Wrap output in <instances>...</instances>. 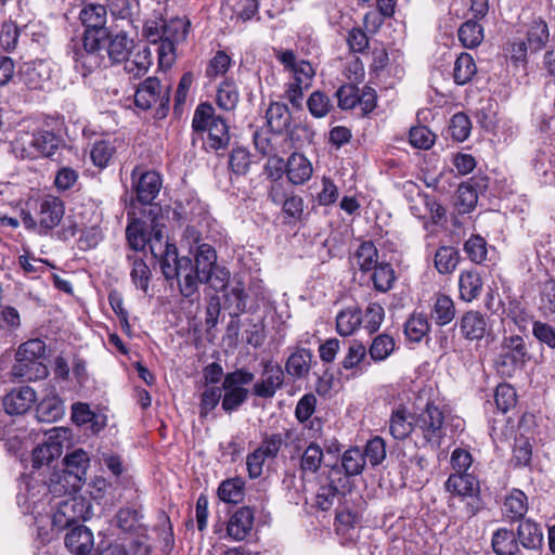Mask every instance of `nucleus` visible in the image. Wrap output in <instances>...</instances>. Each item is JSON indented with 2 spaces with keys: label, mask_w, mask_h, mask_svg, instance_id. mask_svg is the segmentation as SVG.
Wrapping results in <instances>:
<instances>
[{
  "label": "nucleus",
  "mask_w": 555,
  "mask_h": 555,
  "mask_svg": "<svg viewBox=\"0 0 555 555\" xmlns=\"http://www.w3.org/2000/svg\"><path fill=\"white\" fill-rule=\"evenodd\" d=\"M390 434L395 439H405L413 430H415L414 420H409L405 408L400 406L395 410L390 417Z\"/></svg>",
  "instance_id": "39"
},
{
  "label": "nucleus",
  "mask_w": 555,
  "mask_h": 555,
  "mask_svg": "<svg viewBox=\"0 0 555 555\" xmlns=\"http://www.w3.org/2000/svg\"><path fill=\"white\" fill-rule=\"evenodd\" d=\"M91 515V504L81 496H72L57 504L52 515V529L60 532L73 528Z\"/></svg>",
  "instance_id": "6"
},
{
  "label": "nucleus",
  "mask_w": 555,
  "mask_h": 555,
  "mask_svg": "<svg viewBox=\"0 0 555 555\" xmlns=\"http://www.w3.org/2000/svg\"><path fill=\"white\" fill-rule=\"evenodd\" d=\"M89 466V457L86 451L77 449L64 457L62 475L55 474L51 479L50 491L53 493H72L81 487L82 477Z\"/></svg>",
  "instance_id": "4"
},
{
  "label": "nucleus",
  "mask_w": 555,
  "mask_h": 555,
  "mask_svg": "<svg viewBox=\"0 0 555 555\" xmlns=\"http://www.w3.org/2000/svg\"><path fill=\"white\" fill-rule=\"evenodd\" d=\"M122 146L124 142L118 139H104L94 142L90 151L93 165L100 169L108 167Z\"/></svg>",
  "instance_id": "23"
},
{
  "label": "nucleus",
  "mask_w": 555,
  "mask_h": 555,
  "mask_svg": "<svg viewBox=\"0 0 555 555\" xmlns=\"http://www.w3.org/2000/svg\"><path fill=\"white\" fill-rule=\"evenodd\" d=\"M223 297V308L229 311L231 317H238L245 311L248 295L241 281L230 283V286L224 291Z\"/></svg>",
  "instance_id": "25"
},
{
  "label": "nucleus",
  "mask_w": 555,
  "mask_h": 555,
  "mask_svg": "<svg viewBox=\"0 0 555 555\" xmlns=\"http://www.w3.org/2000/svg\"><path fill=\"white\" fill-rule=\"evenodd\" d=\"M311 356L308 349H297L286 362V371L294 377H302L310 370Z\"/></svg>",
  "instance_id": "54"
},
{
  "label": "nucleus",
  "mask_w": 555,
  "mask_h": 555,
  "mask_svg": "<svg viewBox=\"0 0 555 555\" xmlns=\"http://www.w3.org/2000/svg\"><path fill=\"white\" fill-rule=\"evenodd\" d=\"M328 485L320 487L315 504L322 511H328L338 493L346 491L349 488V480L340 476V467L333 465L328 472Z\"/></svg>",
  "instance_id": "16"
},
{
  "label": "nucleus",
  "mask_w": 555,
  "mask_h": 555,
  "mask_svg": "<svg viewBox=\"0 0 555 555\" xmlns=\"http://www.w3.org/2000/svg\"><path fill=\"white\" fill-rule=\"evenodd\" d=\"M461 334L468 340H480L487 333L485 317L477 311L466 312L460 321Z\"/></svg>",
  "instance_id": "27"
},
{
  "label": "nucleus",
  "mask_w": 555,
  "mask_h": 555,
  "mask_svg": "<svg viewBox=\"0 0 555 555\" xmlns=\"http://www.w3.org/2000/svg\"><path fill=\"white\" fill-rule=\"evenodd\" d=\"M365 456L359 447L347 449L340 456V476L349 480L350 477L359 476L365 468Z\"/></svg>",
  "instance_id": "26"
},
{
  "label": "nucleus",
  "mask_w": 555,
  "mask_h": 555,
  "mask_svg": "<svg viewBox=\"0 0 555 555\" xmlns=\"http://www.w3.org/2000/svg\"><path fill=\"white\" fill-rule=\"evenodd\" d=\"M192 128L195 132H207L206 144L209 149L219 150L229 143L228 125L220 116L215 115L210 104L202 103L195 109Z\"/></svg>",
  "instance_id": "3"
},
{
  "label": "nucleus",
  "mask_w": 555,
  "mask_h": 555,
  "mask_svg": "<svg viewBox=\"0 0 555 555\" xmlns=\"http://www.w3.org/2000/svg\"><path fill=\"white\" fill-rule=\"evenodd\" d=\"M524 349H508L494 361L496 372L503 377H512L525 363Z\"/></svg>",
  "instance_id": "31"
},
{
  "label": "nucleus",
  "mask_w": 555,
  "mask_h": 555,
  "mask_svg": "<svg viewBox=\"0 0 555 555\" xmlns=\"http://www.w3.org/2000/svg\"><path fill=\"white\" fill-rule=\"evenodd\" d=\"M323 459V449L317 442H310L300 457V470L304 474H315L320 469Z\"/></svg>",
  "instance_id": "42"
},
{
  "label": "nucleus",
  "mask_w": 555,
  "mask_h": 555,
  "mask_svg": "<svg viewBox=\"0 0 555 555\" xmlns=\"http://www.w3.org/2000/svg\"><path fill=\"white\" fill-rule=\"evenodd\" d=\"M478 202V192L470 182L460 184L457 189V201L456 205L459 211L467 214L472 211Z\"/></svg>",
  "instance_id": "55"
},
{
  "label": "nucleus",
  "mask_w": 555,
  "mask_h": 555,
  "mask_svg": "<svg viewBox=\"0 0 555 555\" xmlns=\"http://www.w3.org/2000/svg\"><path fill=\"white\" fill-rule=\"evenodd\" d=\"M307 106L310 114L315 118L325 117L333 107L330 98L321 91H314L310 94Z\"/></svg>",
  "instance_id": "60"
},
{
  "label": "nucleus",
  "mask_w": 555,
  "mask_h": 555,
  "mask_svg": "<svg viewBox=\"0 0 555 555\" xmlns=\"http://www.w3.org/2000/svg\"><path fill=\"white\" fill-rule=\"evenodd\" d=\"M105 37L98 36L93 31H85L80 41L72 47V57L75 68L87 76L101 66H105L102 40Z\"/></svg>",
  "instance_id": "5"
},
{
  "label": "nucleus",
  "mask_w": 555,
  "mask_h": 555,
  "mask_svg": "<svg viewBox=\"0 0 555 555\" xmlns=\"http://www.w3.org/2000/svg\"><path fill=\"white\" fill-rule=\"evenodd\" d=\"M477 72L473 56L462 53L454 63L453 78L457 85H465L472 80Z\"/></svg>",
  "instance_id": "46"
},
{
  "label": "nucleus",
  "mask_w": 555,
  "mask_h": 555,
  "mask_svg": "<svg viewBox=\"0 0 555 555\" xmlns=\"http://www.w3.org/2000/svg\"><path fill=\"white\" fill-rule=\"evenodd\" d=\"M70 438V431L65 427H53L47 433L43 443L33 451V467L40 468L60 457L65 442Z\"/></svg>",
  "instance_id": "9"
},
{
  "label": "nucleus",
  "mask_w": 555,
  "mask_h": 555,
  "mask_svg": "<svg viewBox=\"0 0 555 555\" xmlns=\"http://www.w3.org/2000/svg\"><path fill=\"white\" fill-rule=\"evenodd\" d=\"M254 526V511L248 506L238 508L230 518L227 532L235 541H243Z\"/></svg>",
  "instance_id": "22"
},
{
  "label": "nucleus",
  "mask_w": 555,
  "mask_h": 555,
  "mask_svg": "<svg viewBox=\"0 0 555 555\" xmlns=\"http://www.w3.org/2000/svg\"><path fill=\"white\" fill-rule=\"evenodd\" d=\"M147 244L150 246L152 255L159 260L160 268L163 267V262L167 258V254L172 249L175 254H177V248L173 244H169L164 240V235L160 229L157 225H154L152 229V234L147 238Z\"/></svg>",
  "instance_id": "45"
},
{
  "label": "nucleus",
  "mask_w": 555,
  "mask_h": 555,
  "mask_svg": "<svg viewBox=\"0 0 555 555\" xmlns=\"http://www.w3.org/2000/svg\"><path fill=\"white\" fill-rule=\"evenodd\" d=\"M250 154L244 147L234 149L230 154L229 167L236 176H244L250 166Z\"/></svg>",
  "instance_id": "63"
},
{
  "label": "nucleus",
  "mask_w": 555,
  "mask_h": 555,
  "mask_svg": "<svg viewBox=\"0 0 555 555\" xmlns=\"http://www.w3.org/2000/svg\"><path fill=\"white\" fill-rule=\"evenodd\" d=\"M444 415L436 405L427 403L426 409L414 417L415 430H420L425 442L439 447L444 437Z\"/></svg>",
  "instance_id": "10"
},
{
  "label": "nucleus",
  "mask_w": 555,
  "mask_h": 555,
  "mask_svg": "<svg viewBox=\"0 0 555 555\" xmlns=\"http://www.w3.org/2000/svg\"><path fill=\"white\" fill-rule=\"evenodd\" d=\"M431 315L437 324H449L455 317L453 300L447 295H437Z\"/></svg>",
  "instance_id": "49"
},
{
  "label": "nucleus",
  "mask_w": 555,
  "mask_h": 555,
  "mask_svg": "<svg viewBox=\"0 0 555 555\" xmlns=\"http://www.w3.org/2000/svg\"><path fill=\"white\" fill-rule=\"evenodd\" d=\"M127 260L130 266V278L133 285L135 288L146 293L152 276L151 269L140 254H128Z\"/></svg>",
  "instance_id": "28"
},
{
  "label": "nucleus",
  "mask_w": 555,
  "mask_h": 555,
  "mask_svg": "<svg viewBox=\"0 0 555 555\" xmlns=\"http://www.w3.org/2000/svg\"><path fill=\"white\" fill-rule=\"evenodd\" d=\"M352 264L363 272L371 271L378 264V250L373 242H363L358 247L352 257Z\"/></svg>",
  "instance_id": "36"
},
{
  "label": "nucleus",
  "mask_w": 555,
  "mask_h": 555,
  "mask_svg": "<svg viewBox=\"0 0 555 555\" xmlns=\"http://www.w3.org/2000/svg\"><path fill=\"white\" fill-rule=\"evenodd\" d=\"M460 259V253L455 247L443 245L436 250L434 264L440 274H451L455 271Z\"/></svg>",
  "instance_id": "34"
},
{
  "label": "nucleus",
  "mask_w": 555,
  "mask_h": 555,
  "mask_svg": "<svg viewBox=\"0 0 555 555\" xmlns=\"http://www.w3.org/2000/svg\"><path fill=\"white\" fill-rule=\"evenodd\" d=\"M111 14L120 20L132 22V16L137 13L139 0H106Z\"/></svg>",
  "instance_id": "57"
},
{
  "label": "nucleus",
  "mask_w": 555,
  "mask_h": 555,
  "mask_svg": "<svg viewBox=\"0 0 555 555\" xmlns=\"http://www.w3.org/2000/svg\"><path fill=\"white\" fill-rule=\"evenodd\" d=\"M494 402L499 411L506 413L517 403V395L509 384L498 385L494 392Z\"/></svg>",
  "instance_id": "59"
},
{
  "label": "nucleus",
  "mask_w": 555,
  "mask_h": 555,
  "mask_svg": "<svg viewBox=\"0 0 555 555\" xmlns=\"http://www.w3.org/2000/svg\"><path fill=\"white\" fill-rule=\"evenodd\" d=\"M254 375L249 372L237 370L225 375L222 389L225 391L222 399V409L225 412L236 410L247 399L248 390L243 385L251 383Z\"/></svg>",
  "instance_id": "11"
},
{
  "label": "nucleus",
  "mask_w": 555,
  "mask_h": 555,
  "mask_svg": "<svg viewBox=\"0 0 555 555\" xmlns=\"http://www.w3.org/2000/svg\"><path fill=\"white\" fill-rule=\"evenodd\" d=\"M190 22L184 18H172L162 24V37L176 43L186 39Z\"/></svg>",
  "instance_id": "50"
},
{
  "label": "nucleus",
  "mask_w": 555,
  "mask_h": 555,
  "mask_svg": "<svg viewBox=\"0 0 555 555\" xmlns=\"http://www.w3.org/2000/svg\"><path fill=\"white\" fill-rule=\"evenodd\" d=\"M550 33L545 21L538 18L532 21L528 28L527 41L529 47L534 50H541L548 41Z\"/></svg>",
  "instance_id": "53"
},
{
  "label": "nucleus",
  "mask_w": 555,
  "mask_h": 555,
  "mask_svg": "<svg viewBox=\"0 0 555 555\" xmlns=\"http://www.w3.org/2000/svg\"><path fill=\"white\" fill-rule=\"evenodd\" d=\"M64 415V403L56 397H47L42 399L36 408V416L39 422L53 423Z\"/></svg>",
  "instance_id": "33"
},
{
  "label": "nucleus",
  "mask_w": 555,
  "mask_h": 555,
  "mask_svg": "<svg viewBox=\"0 0 555 555\" xmlns=\"http://www.w3.org/2000/svg\"><path fill=\"white\" fill-rule=\"evenodd\" d=\"M36 400L35 390L29 386H23L5 395L3 406L10 415H22L33 406Z\"/></svg>",
  "instance_id": "18"
},
{
  "label": "nucleus",
  "mask_w": 555,
  "mask_h": 555,
  "mask_svg": "<svg viewBox=\"0 0 555 555\" xmlns=\"http://www.w3.org/2000/svg\"><path fill=\"white\" fill-rule=\"evenodd\" d=\"M65 545L76 555H86L93 547V534L83 525L73 527L65 535Z\"/></svg>",
  "instance_id": "24"
},
{
  "label": "nucleus",
  "mask_w": 555,
  "mask_h": 555,
  "mask_svg": "<svg viewBox=\"0 0 555 555\" xmlns=\"http://www.w3.org/2000/svg\"><path fill=\"white\" fill-rule=\"evenodd\" d=\"M527 509L526 494L520 490L514 489L504 502L503 512L505 517L511 521L520 520L527 513Z\"/></svg>",
  "instance_id": "38"
},
{
  "label": "nucleus",
  "mask_w": 555,
  "mask_h": 555,
  "mask_svg": "<svg viewBox=\"0 0 555 555\" xmlns=\"http://www.w3.org/2000/svg\"><path fill=\"white\" fill-rule=\"evenodd\" d=\"M285 172L288 181L294 185L305 184L313 173L311 162L300 153H293L286 162Z\"/></svg>",
  "instance_id": "21"
},
{
  "label": "nucleus",
  "mask_w": 555,
  "mask_h": 555,
  "mask_svg": "<svg viewBox=\"0 0 555 555\" xmlns=\"http://www.w3.org/2000/svg\"><path fill=\"white\" fill-rule=\"evenodd\" d=\"M459 39L465 48H476L483 40V28L476 21H466L459 29Z\"/></svg>",
  "instance_id": "47"
},
{
  "label": "nucleus",
  "mask_w": 555,
  "mask_h": 555,
  "mask_svg": "<svg viewBox=\"0 0 555 555\" xmlns=\"http://www.w3.org/2000/svg\"><path fill=\"white\" fill-rule=\"evenodd\" d=\"M127 241L132 248V253L139 254L147 244L144 225L140 221L131 222L126 230Z\"/></svg>",
  "instance_id": "61"
},
{
  "label": "nucleus",
  "mask_w": 555,
  "mask_h": 555,
  "mask_svg": "<svg viewBox=\"0 0 555 555\" xmlns=\"http://www.w3.org/2000/svg\"><path fill=\"white\" fill-rule=\"evenodd\" d=\"M274 56L292 74L294 81L305 87L312 86L315 69L310 62L298 60L293 50L274 49Z\"/></svg>",
  "instance_id": "13"
},
{
  "label": "nucleus",
  "mask_w": 555,
  "mask_h": 555,
  "mask_svg": "<svg viewBox=\"0 0 555 555\" xmlns=\"http://www.w3.org/2000/svg\"><path fill=\"white\" fill-rule=\"evenodd\" d=\"M60 139L48 130H39L33 134H24L16 139V149L22 150V156L34 157L35 153L51 156L59 147Z\"/></svg>",
  "instance_id": "12"
},
{
  "label": "nucleus",
  "mask_w": 555,
  "mask_h": 555,
  "mask_svg": "<svg viewBox=\"0 0 555 555\" xmlns=\"http://www.w3.org/2000/svg\"><path fill=\"white\" fill-rule=\"evenodd\" d=\"M133 48V40L120 31L109 38L107 46V55L113 63L124 62Z\"/></svg>",
  "instance_id": "37"
},
{
  "label": "nucleus",
  "mask_w": 555,
  "mask_h": 555,
  "mask_svg": "<svg viewBox=\"0 0 555 555\" xmlns=\"http://www.w3.org/2000/svg\"><path fill=\"white\" fill-rule=\"evenodd\" d=\"M361 322V311L356 307L347 308L340 311L336 317L337 332L341 336L351 335L359 327Z\"/></svg>",
  "instance_id": "44"
},
{
  "label": "nucleus",
  "mask_w": 555,
  "mask_h": 555,
  "mask_svg": "<svg viewBox=\"0 0 555 555\" xmlns=\"http://www.w3.org/2000/svg\"><path fill=\"white\" fill-rule=\"evenodd\" d=\"M160 269L167 280H178L183 297L190 298L191 301L199 298L198 285L203 283L202 278L189 257H178L171 249Z\"/></svg>",
  "instance_id": "2"
},
{
  "label": "nucleus",
  "mask_w": 555,
  "mask_h": 555,
  "mask_svg": "<svg viewBox=\"0 0 555 555\" xmlns=\"http://www.w3.org/2000/svg\"><path fill=\"white\" fill-rule=\"evenodd\" d=\"M491 544L498 555H517L519 553L516 534L506 528H500L493 533Z\"/></svg>",
  "instance_id": "32"
},
{
  "label": "nucleus",
  "mask_w": 555,
  "mask_h": 555,
  "mask_svg": "<svg viewBox=\"0 0 555 555\" xmlns=\"http://www.w3.org/2000/svg\"><path fill=\"white\" fill-rule=\"evenodd\" d=\"M170 102L169 88L163 87L156 77H149L141 82L134 94L138 108L147 111L158 104V114L166 115Z\"/></svg>",
  "instance_id": "8"
},
{
  "label": "nucleus",
  "mask_w": 555,
  "mask_h": 555,
  "mask_svg": "<svg viewBox=\"0 0 555 555\" xmlns=\"http://www.w3.org/2000/svg\"><path fill=\"white\" fill-rule=\"evenodd\" d=\"M44 350L46 349H38L37 354L29 349H17L15 354L17 363L13 367L15 375L29 380L47 377L49 374L48 367L39 360L41 352H44Z\"/></svg>",
  "instance_id": "15"
},
{
  "label": "nucleus",
  "mask_w": 555,
  "mask_h": 555,
  "mask_svg": "<svg viewBox=\"0 0 555 555\" xmlns=\"http://www.w3.org/2000/svg\"><path fill=\"white\" fill-rule=\"evenodd\" d=\"M517 540L526 550H539L543 545L542 529L531 519H526L517 528Z\"/></svg>",
  "instance_id": "29"
},
{
  "label": "nucleus",
  "mask_w": 555,
  "mask_h": 555,
  "mask_svg": "<svg viewBox=\"0 0 555 555\" xmlns=\"http://www.w3.org/2000/svg\"><path fill=\"white\" fill-rule=\"evenodd\" d=\"M289 437L291 431H286L285 436L280 433L266 435L257 449L269 460H273L278 456L282 446L285 443V439Z\"/></svg>",
  "instance_id": "56"
},
{
  "label": "nucleus",
  "mask_w": 555,
  "mask_h": 555,
  "mask_svg": "<svg viewBox=\"0 0 555 555\" xmlns=\"http://www.w3.org/2000/svg\"><path fill=\"white\" fill-rule=\"evenodd\" d=\"M460 296L465 301L477 298L482 288V281L476 271H464L459 279Z\"/></svg>",
  "instance_id": "41"
},
{
  "label": "nucleus",
  "mask_w": 555,
  "mask_h": 555,
  "mask_svg": "<svg viewBox=\"0 0 555 555\" xmlns=\"http://www.w3.org/2000/svg\"><path fill=\"white\" fill-rule=\"evenodd\" d=\"M449 129L454 140L463 142L470 133L472 122L467 115L457 113L451 118Z\"/></svg>",
  "instance_id": "64"
},
{
  "label": "nucleus",
  "mask_w": 555,
  "mask_h": 555,
  "mask_svg": "<svg viewBox=\"0 0 555 555\" xmlns=\"http://www.w3.org/2000/svg\"><path fill=\"white\" fill-rule=\"evenodd\" d=\"M444 487L446 490L453 495L472 500L465 507V513L468 517H473L481 511L482 503L479 498L480 485L474 474H451Z\"/></svg>",
  "instance_id": "7"
},
{
  "label": "nucleus",
  "mask_w": 555,
  "mask_h": 555,
  "mask_svg": "<svg viewBox=\"0 0 555 555\" xmlns=\"http://www.w3.org/2000/svg\"><path fill=\"white\" fill-rule=\"evenodd\" d=\"M244 486L245 482L240 477L227 479L219 486L218 496L223 502L236 504L243 499Z\"/></svg>",
  "instance_id": "48"
},
{
  "label": "nucleus",
  "mask_w": 555,
  "mask_h": 555,
  "mask_svg": "<svg viewBox=\"0 0 555 555\" xmlns=\"http://www.w3.org/2000/svg\"><path fill=\"white\" fill-rule=\"evenodd\" d=\"M79 18L86 27L85 31L96 33L98 36L107 37L108 33L105 28L107 11L102 4L89 3L86 4L80 13Z\"/></svg>",
  "instance_id": "20"
},
{
  "label": "nucleus",
  "mask_w": 555,
  "mask_h": 555,
  "mask_svg": "<svg viewBox=\"0 0 555 555\" xmlns=\"http://www.w3.org/2000/svg\"><path fill=\"white\" fill-rule=\"evenodd\" d=\"M125 70L134 78L143 76L147 73L152 64V53L149 47L139 48L131 57L125 61Z\"/></svg>",
  "instance_id": "35"
},
{
  "label": "nucleus",
  "mask_w": 555,
  "mask_h": 555,
  "mask_svg": "<svg viewBox=\"0 0 555 555\" xmlns=\"http://www.w3.org/2000/svg\"><path fill=\"white\" fill-rule=\"evenodd\" d=\"M428 331L429 323L423 314H412L404 324V334L411 343H421Z\"/></svg>",
  "instance_id": "52"
},
{
  "label": "nucleus",
  "mask_w": 555,
  "mask_h": 555,
  "mask_svg": "<svg viewBox=\"0 0 555 555\" xmlns=\"http://www.w3.org/2000/svg\"><path fill=\"white\" fill-rule=\"evenodd\" d=\"M284 382V372L279 365L267 364L261 379L253 388L254 395L259 398H272Z\"/></svg>",
  "instance_id": "19"
},
{
  "label": "nucleus",
  "mask_w": 555,
  "mask_h": 555,
  "mask_svg": "<svg viewBox=\"0 0 555 555\" xmlns=\"http://www.w3.org/2000/svg\"><path fill=\"white\" fill-rule=\"evenodd\" d=\"M373 270L374 271L371 280L373 282L374 288L380 293H386L389 291L396 281V274L392 267L389 263L382 262L373 268Z\"/></svg>",
  "instance_id": "51"
},
{
  "label": "nucleus",
  "mask_w": 555,
  "mask_h": 555,
  "mask_svg": "<svg viewBox=\"0 0 555 555\" xmlns=\"http://www.w3.org/2000/svg\"><path fill=\"white\" fill-rule=\"evenodd\" d=\"M267 125L272 132L282 133L292 122V115L286 104L271 102L266 112Z\"/></svg>",
  "instance_id": "30"
},
{
  "label": "nucleus",
  "mask_w": 555,
  "mask_h": 555,
  "mask_svg": "<svg viewBox=\"0 0 555 555\" xmlns=\"http://www.w3.org/2000/svg\"><path fill=\"white\" fill-rule=\"evenodd\" d=\"M131 176L134 181L138 201L144 205L151 204L158 195L162 186L159 175L153 170L141 171L139 168H134Z\"/></svg>",
  "instance_id": "17"
},
{
  "label": "nucleus",
  "mask_w": 555,
  "mask_h": 555,
  "mask_svg": "<svg viewBox=\"0 0 555 555\" xmlns=\"http://www.w3.org/2000/svg\"><path fill=\"white\" fill-rule=\"evenodd\" d=\"M53 65L50 61L37 60L24 63L20 70L22 82L31 90H44L50 87Z\"/></svg>",
  "instance_id": "14"
},
{
  "label": "nucleus",
  "mask_w": 555,
  "mask_h": 555,
  "mask_svg": "<svg viewBox=\"0 0 555 555\" xmlns=\"http://www.w3.org/2000/svg\"><path fill=\"white\" fill-rule=\"evenodd\" d=\"M65 214V206L61 198L54 195H44L36 202L35 215L22 211V221L26 229L40 235H48L60 225Z\"/></svg>",
  "instance_id": "1"
},
{
  "label": "nucleus",
  "mask_w": 555,
  "mask_h": 555,
  "mask_svg": "<svg viewBox=\"0 0 555 555\" xmlns=\"http://www.w3.org/2000/svg\"><path fill=\"white\" fill-rule=\"evenodd\" d=\"M464 251L473 262L480 264L487 258V242L478 234L472 235L464 244Z\"/></svg>",
  "instance_id": "58"
},
{
  "label": "nucleus",
  "mask_w": 555,
  "mask_h": 555,
  "mask_svg": "<svg viewBox=\"0 0 555 555\" xmlns=\"http://www.w3.org/2000/svg\"><path fill=\"white\" fill-rule=\"evenodd\" d=\"M362 452L372 466H377L386 457V443L382 437L376 436L366 442Z\"/></svg>",
  "instance_id": "62"
},
{
  "label": "nucleus",
  "mask_w": 555,
  "mask_h": 555,
  "mask_svg": "<svg viewBox=\"0 0 555 555\" xmlns=\"http://www.w3.org/2000/svg\"><path fill=\"white\" fill-rule=\"evenodd\" d=\"M217 255L209 244H201L195 254L194 269L199 272L202 279H209V271L216 267Z\"/></svg>",
  "instance_id": "43"
},
{
  "label": "nucleus",
  "mask_w": 555,
  "mask_h": 555,
  "mask_svg": "<svg viewBox=\"0 0 555 555\" xmlns=\"http://www.w3.org/2000/svg\"><path fill=\"white\" fill-rule=\"evenodd\" d=\"M141 509L134 507H122L115 515L116 526L128 533H138L142 529Z\"/></svg>",
  "instance_id": "40"
}]
</instances>
